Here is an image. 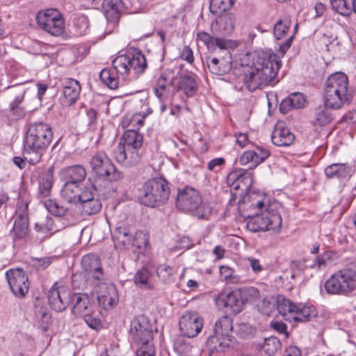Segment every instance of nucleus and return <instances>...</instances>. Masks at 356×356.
I'll list each match as a JSON object with an SVG mask.
<instances>
[{
    "mask_svg": "<svg viewBox=\"0 0 356 356\" xmlns=\"http://www.w3.org/2000/svg\"><path fill=\"white\" fill-rule=\"evenodd\" d=\"M36 21L42 29L52 35H60L64 31V20L56 9H47L38 12Z\"/></svg>",
    "mask_w": 356,
    "mask_h": 356,
    "instance_id": "obj_12",
    "label": "nucleus"
},
{
    "mask_svg": "<svg viewBox=\"0 0 356 356\" xmlns=\"http://www.w3.org/2000/svg\"><path fill=\"white\" fill-rule=\"evenodd\" d=\"M57 257L55 256L53 257H45L42 258H39L35 260V265L40 269L47 268L52 261L56 259Z\"/></svg>",
    "mask_w": 356,
    "mask_h": 356,
    "instance_id": "obj_57",
    "label": "nucleus"
},
{
    "mask_svg": "<svg viewBox=\"0 0 356 356\" xmlns=\"http://www.w3.org/2000/svg\"><path fill=\"white\" fill-rule=\"evenodd\" d=\"M6 277L12 293L18 298H23L29 289L28 275L22 268L10 269L6 273Z\"/></svg>",
    "mask_w": 356,
    "mask_h": 356,
    "instance_id": "obj_17",
    "label": "nucleus"
},
{
    "mask_svg": "<svg viewBox=\"0 0 356 356\" xmlns=\"http://www.w3.org/2000/svg\"><path fill=\"white\" fill-rule=\"evenodd\" d=\"M70 301L73 304L72 313L74 315L82 316L92 309L89 297L86 293H74L70 296Z\"/></svg>",
    "mask_w": 356,
    "mask_h": 356,
    "instance_id": "obj_32",
    "label": "nucleus"
},
{
    "mask_svg": "<svg viewBox=\"0 0 356 356\" xmlns=\"http://www.w3.org/2000/svg\"><path fill=\"white\" fill-rule=\"evenodd\" d=\"M59 221V218L54 219L51 217H47L44 222H36L35 224V229L38 232L44 233L49 232H56L60 229L56 225Z\"/></svg>",
    "mask_w": 356,
    "mask_h": 356,
    "instance_id": "obj_41",
    "label": "nucleus"
},
{
    "mask_svg": "<svg viewBox=\"0 0 356 356\" xmlns=\"http://www.w3.org/2000/svg\"><path fill=\"white\" fill-rule=\"evenodd\" d=\"M170 195V184L163 177L146 181L138 188V200L140 204L151 208L163 205Z\"/></svg>",
    "mask_w": 356,
    "mask_h": 356,
    "instance_id": "obj_5",
    "label": "nucleus"
},
{
    "mask_svg": "<svg viewBox=\"0 0 356 356\" xmlns=\"http://www.w3.org/2000/svg\"><path fill=\"white\" fill-rule=\"evenodd\" d=\"M262 348L268 356H274L281 348V343L277 337H270L264 339Z\"/></svg>",
    "mask_w": 356,
    "mask_h": 356,
    "instance_id": "obj_43",
    "label": "nucleus"
},
{
    "mask_svg": "<svg viewBox=\"0 0 356 356\" xmlns=\"http://www.w3.org/2000/svg\"><path fill=\"white\" fill-rule=\"evenodd\" d=\"M103 12L106 19L110 22H115L120 17V13L122 10L115 8L112 5L104 1L102 3Z\"/></svg>",
    "mask_w": 356,
    "mask_h": 356,
    "instance_id": "obj_47",
    "label": "nucleus"
},
{
    "mask_svg": "<svg viewBox=\"0 0 356 356\" xmlns=\"http://www.w3.org/2000/svg\"><path fill=\"white\" fill-rule=\"evenodd\" d=\"M330 260V255L327 253H325L319 257H318L316 259V263L318 268H321L325 267L327 264V262Z\"/></svg>",
    "mask_w": 356,
    "mask_h": 356,
    "instance_id": "obj_64",
    "label": "nucleus"
},
{
    "mask_svg": "<svg viewBox=\"0 0 356 356\" xmlns=\"http://www.w3.org/2000/svg\"><path fill=\"white\" fill-rule=\"evenodd\" d=\"M70 291L67 286L55 284L49 291V304L54 310L63 312L70 302Z\"/></svg>",
    "mask_w": 356,
    "mask_h": 356,
    "instance_id": "obj_22",
    "label": "nucleus"
},
{
    "mask_svg": "<svg viewBox=\"0 0 356 356\" xmlns=\"http://www.w3.org/2000/svg\"><path fill=\"white\" fill-rule=\"evenodd\" d=\"M221 280L227 284H238L241 277L232 268L221 266L219 269Z\"/></svg>",
    "mask_w": 356,
    "mask_h": 356,
    "instance_id": "obj_39",
    "label": "nucleus"
},
{
    "mask_svg": "<svg viewBox=\"0 0 356 356\" xmlns=\"http://www.w3.org/2000/svg\"><path fill=\"white\" fill-rule=\"evenodd\" d=\"M116 161L124 167H131L137 165L141 159L142 152L118 145L113 152Z\"/></svg>",
    "mask_w": 356,
    "mask_h": 356,
    "instance_id": "obj_24",
    "label": "nucleus"
},
{
    "mask_svg": "<svg viewBox=\"0 0 356 356\" xmlns=\"http://www.w3.org/2000/svg\"><path fill=\"white\" fill-rule=\"evenodd\" d=\"M179 326L183 336L193 338L202 330L203 320L195 312H186L179 319Z\"/></svg>",
    "mask_w": 356,
    "mask_h": 356,
    "instance_id": "obj_19",
    "label": "nucleus"
},
{
    "mask_svg": "<svg viewBox=\"0 0 356 356\" xmlns=\"http://www.w3.org/2000/svg\"><path fill=\"white\" fill-rule=\"evenodd\" d=\"M178 90L188 97L195 95L197 90L196 76L193 74L181 75L179 79Z\"/></svg>",
    "mask_w": 356,
    "mask_h": 356,
    "instance_id": "obj_33",
    "label": "nucleus"
},
{
    "mask_svg": "<svg viewBox=\"0 0 356 356\" xmlns=\"http://www.w3.org/2000/svg\"><path fill=\"white\" fill-rule=\"evenodd\" d=\"M295 139L294 134L283 123L276 124L272 134V143L276 146L287 147L291 145Z\"/></svg>",
    "mask_w": 356,
    "mask_h": 356,
    "instance_id": "obj_29",
    "label": "nucleus"
},
{
    "mask_svg": "<svg viewBox=\"0 0 356 356\" xmlns=\"http://www.w3.org/2000/svg\"><path fill=\"white\" fill-rule=\"evenodd\" d=\"M216 303L219 308L225 309L226 313L234 315L240 313L243 306L241 293L238 291L219 293L216 299Z\"/></svg>",
    "mask_w": 356,
    "mask_h": 356,
    "instance_id": "obj_18",
    "label": "nucleus"
},
{
    "mask_svg": "<svg viewBox=\"0 0 356 356\" xmlns=\"http://www.w3.org/2000/svg\"><path fill=\"white\" fill-rule=\"evenodd\" d=\"M330 294L347 295L356 289V270L346 268L337 271L325 283Z\"/></svg>",
    "mask_w": 356,
    "mask_h": 356,
    "instance_id": "obj_8",
    "label": "nucleus"
},
{
    "mask_svg": "<svg viewBox=\"0 0 356 356\" xmlns=\"http://www.w3.org/2000/svg\"><path fill=\"white\" fill-rule=\"evenodd\" d=\"M247 261L254 274L258 275L265 270V267L261 264L259 259L249 257L247 258Z\"/></svg>",
    "mask_w": 356,
    "mask_h": 356,
    "instance_id": "obj_52",
    "label": "nucleus"
},
{
    "mask_svg": "<svg viewBox=\"0 0 356 356\" xmlns=\"http://www.w3.org/2000/svg\"><path fill=\"white\" fill-rule=\"evenodd\" d=\"M99 78L110 89H116L118 87V78L108 69H103L99 73Z\"/></svg>",
    "mask_w": 356,
    "mask_h": 356,
    "instance_id": "obj_44",
    "label": "nucleus"
},
{
    "mask_svg": "<svg viewBox=\"0 0 356 356\" xmlns=\"http://www.w3.org/2000/svg\"><path fill=\"white\" fill-rule=\"evenodd\" d=\"M227 184L234 190L247 191L253 184L252 172L244 169H236L227 176Z\"/></svg>",
    "mask_w": 356,
    "mask_h": 356,
    "instance_id": "obj_23",
    "label": "nucleus"
},
{
    "mask_svg": "<svg viewBox=\"0 0 356 356\" xmlns=\"http://www.w3.org/2000/svg\"><path fill=\"white\" fill-rule=\"evenodd\" d=\"M230 47H225L213 51L216 55L211 59L207 58V67L209 71L216 75H223L230 71L232 66V57L229 50Z\"/></svg>",
    "mask_w": 356,
    "mask_h": 356,
    "instance_id": "obj_16",
    "label": "nucleus"
},
{
    "mask_svg": "<svg viewBox=\"0 0 356 356\" xmlns=\"http://www.w3.org/2000/svg\"><path fill=\"white\" fill-rule=\"evenodd\" d=\"M130 58V75L133 79H137L138 75L143 73L147 67L146 59L140 52L129 53Z\"/></svg>",
    "mask_w": 356,
    "mask_h": 356,
    "instance_id": "obj_35",
    "label": "nucleus"
},
{
    "mask_svg": "<svg viewBox=\"0 0 356 356\" xmlns=\"http://www.w3.org/2000/svg\"><path fill=\"white\" fill-rule=\"evenodd\" d=\"M281 67V60L273 53L262 52L245 74V83L248 89L253 92L264 86L274 85Z\"/></svg>",
    "mask_w": 356,
    "mask_h": 356,
    "instance_id": "obj_2",
    "label": "nucleus"
},
{
    "mask_svg": "<svg viewBox=\"0 0 356 356\" xmlns=\"http://www.w3.org/2000/svg\"><path fill=\"white\" fill-rule=\"evenodd\" d=\"M129 53L117 56L112 62L115 71L121 75L130 74Z\"/></svg>",
    "mask_w": 356,
    "mask_h": 356,
    "instance_id": "obj_37",
    "label": "nucleus"
},
{
    "mask_svg": "<svg viewBox=\"0 0 356 356\" xmlns=\"http://www.w3.org/2000/svg\"><path fill=\"white\" fill-rule=\"evenodd\" d=\"M53 175L51 169L49 170L48 173L42 178V181H40L39 187L40 193L44 196H48L50 193V190L52 187Z\"/></svg>",
    "mask_w": 356,
    "mask_h": 356,
    "instance_id": "obj_51",
    "label": "nucleus"
},
{
    "mask_svg": "<svg viewBox=\"0 0 356 356\" xmlns=\"http://www.w3.org/2000/svg\"><path fill=\"white\" fill-rule=\"evenodd\" d=\"M136 356H155L154 343L141 345L136 351Z\"/></svg>",
    "mask_w": 356,
    "mask_h": 356,
    "instance_id": "obj_54",
    "label": "nucleus"
},
{
    "mask_svg": "<svg viewBox=\"0 0 356 356\" xmlns=\"http://www.w3.org/2000/svg\"><path fill=\"white\" fill-rule=\"evenodd\" d=\"M115 247L117 249H129L132 247L142 248L147 242L145 234L137 231L133 235L127 227H119L112 233Z\"/></svg>",
    "mask_w": 356,
    "mask_h": 356,
    "instance_id": "obj_11",
    "label": "nucleus"
},
{
    "mask_svg": "<svg viewBox=\"0 0 356 356\" xmlns=\"http://www.w3.org/2000/svg\"><path fill=\"white\" fill-rule=\"evenodd\" d=\"M355 172V168L347 163H332L325 168L328 178H336L341 181H347Z\"/></svg>",
    "mask_w": 356,
    "mask_h": 356,
    "instance_id": "obj_26",
    "label": "nucleus"
},
{
    "mask_svg": "<svg viewBox=\"0 0 356 356\" xmlns=\"http://www.w3.org/2000/svg\"><path fill=\"white\" fill-rule=\"evenodd\" d=\"M256 153L254 150H248L243 152V154L241 156L240 163L241 165H246L250 162H252L255 166L256 165Z\"/></svg>",
    "mask_w": 356,
    "mask_h": 356,
    "instance_id": "obj_55",
    "label": "nucleus"
},
{
    "mask_svg": "<svg viewBox=\"0 0 356 356\" xmlns=\"http://www.w3.org/2000/svg\"><path fill=\"white\" fill-rule=\"evenodd\" d=\"M293 108H300L304 106L305 100L303 95L300 92H294L289 95Z\"/></svg>",
    "mask_w": 356,
    "mask_h": 356,
    "instance_id": "obj_53",
    "label": "nucleus"
},
{
    "mask_svg": "<svg viewBox=\"0 0 356 356\" xmlns=\"http://www.w3.org/2000/svg\"><path fill=\"white\" fill-rule=\"evenodd\" d=\"M95 291L99 304L104 309H112L118 302V292L112 284L99 283L97 284Z\"/></svg>",
    "mask_w": 356,
    "mask_h": 356,
    "instance_id": "obj_21",
    "label": "nucleus"
},
{
    "mask_svg": "<svg viewBox=\"0 0 356 356\" xmlns=\"http://www.w3.org/2000/svg\"><path fill=\"white\" fill-rule=\"evenodd\" d=\"M26 204L24 210L27 209ZM29 234V219L26 211L22 213L17 211V216L15 219L13 227L10 231V236L14 241L25 240Z\"/></svg>",
    "mask_w": 356,
    "mask_h": 356,
    "instance_id": "obj_25",
    "label": "nucleus"
},
{
    "mask_svg": "<svg viewBox=\"0 0 356 356\" xmlns=\"http://www.w3.org/2000/svg\"><path fill=\"white\" fill-rule=\"evenodd\" d=\"M176 207L181 210L191 212L200 219L207 218L210 209L202 202V197L196 190L186 186L179 190L176 200Z\"/></svg>",
    "mask_w": 356,
    "mask_h": 356,
    "instance_id": "obj_6",
    "label": "nucleus"
},
{
    "mask_svg": "<svg viewBox=\"0 0 356 356\" xmlns=\"http://www.w3.org/2000/svg\"><path fill=\"white\" fill-rule=\"evenodd\" d=\"M129 334L131 339L138 345L153 343L152 326L144 316H137L131 321Z\"/></svg>",
    "mask_w": 356,
    "mask_h": 356,
    "instance_id": "obj_15",
    "label": "nucleus"
},
{
    "mask_svg": "<svg viewBox=\"0 0 356 356\" xmlns=\"http://www.w3.org/2000/svg\"><path fill=\"white\" fill-rule=\"evenodd\" d=\"M243 293L246 296V298L250 299V300H258L260 296L259 291L253 286H249L244 289Z\"/></svg>",
    "mask_w": 356,
    "mask_h": 356,
    "instance_id": "obj_58",
    "label": "nucleus"
},
{
    "mask_svg": "<svg viewBox=\"0 0 356 356\" xmlns=\"http://www.w3.org/2000/svg\"><path fill=\"white\" fill-rule=\"evenodd\" d=\"M159 278L165 283L171 282L175 274V270L170 266L161 264L155 270Z\"/></svg>",
    "mask_w": 356,
    "mask_h": 356,
    "instance_id": "obj_42",
    "label": "nucleus"
},
{
    "mask_svg": "<svg viewBox=\"0 0 356 356\" xmlns=\"http://www.w3.org/2000/svg\"><path fill=\"white\" fill-rule=\"evenodd\" d=\"M52 139L53 132L49 124L44 122L31 124L25 140V160L32 165L38 163Z\"/></svg>",
    "mask_w": 356,
    "mask_h": 356,
    "instance_id": "obj_3",
    "label": "nucleus"
},
{
    "mask_svg": "<svg viewBox=\"0 0 356 356\" xmlns=\"http://www.w3.org/2000/svg\"><path fill=\"white\" fill-rule=\"evenodd\" d=\"M293 108V107L292 106L289 96L284 99L280 105V111L282 113L284 114L287 113Z\"/></svg>",
    "mask_w": 356,
    "mask_h": 356,
    "instance_id": "obj_63",
    "label": "nucleus"
},
{
    "mask_svg": "<svg viewBox=\"0 0 356 356\" xmlns=\"http://www.w3.org/2000/svg\"><path fill=\"white\" fill-rule=\"evenodd\" d=\"M74 26L76 29L77 35H83L86 33L89 28V21L87 16L84 15H79L73 19Z\"/></svg>",
    "mask_w": 356,
    "mask_h": 356,
    "instance_id": "obj_50",
    "label": "nucleus"
},
{
    "mask_svg": "<svg viewBox=\"0 0 356 356\" xmlns=\"http://www.w3.org/2000/svg\"><path fill=\"white\" fill-rule=\"evenodd\" d=\"M82 266L86 271L88 278L100 281L104 278V274L99 259L95 254L85 255L82 259Z\"/></svg>",
    "mask_w": 356,
    "mask_h": 356,
    "instance_id": "obj_28",
    "label": "nucleus"
},
{
    "mask_svg": "<svg viewBox=\"0 0 356 356\" xmlns=\"http://www.w3.org/2000/svg\"><path fill=\"white\" fill-rule=\"evenodd\" d=\"M355 0H330L331 6L335 11L343 16H348L354 10Z\"/></svg>",
    "mask_w": 356,
    "mask_h": 356,
    "instance_id": "obj_38",
    "label": "nucleus"
},
{
    "mask_svg": "<svg viewBox=\"0 0 356 356\" xmlns=\"http://www.w3.org/2000/svg\"><path fill=\"white\" fill-rule=\"evenodd\" d=\"M90 165L96 177L100 179L114 181L120 179L121 174L104 152H97L91 158Z\"/></svg>",
    "mask_w": 356,
    "mask_h": 356,
    "instance_id": "obj_10",
    "label": "nucleus"
},
{
    "mask_svg": "<svg viewBox=\"0 0 356 356\" xmlns=\"http://www.w3.org/2000/svg\"><path fill=\"white\" fill-rule=\"evenodd\" d=\"M8 89L10 95L13 97V101L10 104V110L17 118H22L24 115L25 111L20 104L24 99L26 90L22 85L14 86Z\"/></svg>",
    "mask_w": 356,
    "mask_h": 356,
    "instance_id": "obj_30",
    "label": "nucleus"
},
{
    "mask_svg": "<svg viewBox=\"0 0 356 356\" xmlns=\"http://www.w3.org/2000/svg\"><path fill=\"white\" fill-rule=\"evenodd\" d=\"M254 151L256 153V165L264 162L270 156V152L261 147H257Z\"/></svg>",
    "mask_w": 356,
    "mask_h": 356,
    "instance_id": "obj_56",
    "label": "nucleus"
},
{
    "mask_svg": "<svg viewBox=\"0 0 356 356\" xmlns=\"http://www.w3.org/2000/svg\"><path fill=\"white\" fill-rule=\"evenodd\" d=\"M82 316L87 325L92 329L99 330L102 327V323L98 312L91 309Z\"/></svg>",
    "mask_w": 356,
    "mask_h": 356,
    "instance_id": "obj_48",
    "label": "nucleus"
},
{
    "mask_svg": "<svg viewBox=\"0 0 356 356\" xmlns=\"http://www.w3.org/2000/svg\"><path fill=\"white\" fill-rule=\"evenodd\" d=\"M143 145V136L134 130L126 131L118 145H122L123 147L141 151Z\"/></svg>",
    "mask_w": 356,
    "mask_h": 356,
    "instance_id": "obj_34",
    "label": "nucleus"
},
{
    "mask_svg": "<svg viewBox=\"0 0 356 356\" xmlns=\"http://www.w3.org/2000/svg\"><path fill=\"white\" fill-rule=\"evenodd\" d=\"M277 202H270L266 195L259 192L251 193L238 201V211L247 218L246 227L252 232H280L282 218Z\"/></svg>",
    "mask_w": 356,
    "mask_h": 356,
    "instance_id": "obj_1",
    "label": "nucleus"
},
{
    "mask_svg": "<svg viewBox=\"0 0 356 356\" xmlns=\"http://www.w3.org/2000/svg\"><path fill=\"white\" fill-rule=\"evenodd\" d=\"M325 106L316 109L313 124L315 125L325 126L332 120L331 114L327 111Z\"/></svg>",
    "mask_w": 356,
    "mask_h": 356,
    "instance_id": "obj_45",
    "label": "nucleus"
},
{
    "mask_svg": "<svg viewBox=\"0 0 356 356\" xmlns=\"http://www.w3.org/2000/svg\"><path fill=\"white\" fill-rule=\"evenodd\" d=\"M235 0H211L210 10L213 13L218 14L229 10Z\"/></svg>",
    "mask_w": 356,
    "mask_h": 356,
    "instance_id": "obj_46",
    "label": "nucleus"
},
{
    "mask_svg": "<svg viewBox=\"0 0 356 356\" xmlns=\"http://www.w3.org/2000/svg\"><path fill=\"white\" fill-rule=\"evenodd\" d=\"M145 116L143 115L142 118H139L137 115H135L132 116L131 118H129V116H125L124 119L122 120V124L123 127H127L130 124H134L136 123L140 127H141L143 124V118Z\"/></svg>",
    "mask_w": 356,
    "mask_h": 356,
    "instance_id": "obj_59",
    "label": "nucleus"
},
{
    "mask_svg": "<svg viewBox=\"0 0 356 356\" xmlns=\"http://www.w3.org/2000/svg\"><path fill=\"white\" fill-rule=\"evenodd\" d=\"M44 206L52 215L60 217L65 215L66 209L60 206L55 200L49 199L44 202Z\"/></svg>",
    "mask_w": 356,
    "mask_h": 356,
    "instance_id": "obj_49",
    "label": "nucleus"
},
{
    "mask_svg": "<svg viewBox=\"0 0 356 356\" xmlns=\"http://www.w3.org/2000/svg\"><path fill=\"white\" fill-rule=\"evenodd\" d=\"M154 270L155 267L152 264H147L140 270L137 271L134 277L136 284L150 289L152 286V284L150 283V278Z\"/></svg>",
    "mask_w": 356,
    "mask_h": 356,
    "instance_id": "obj_36",
    "label": "nucleus"
},
{
    "mask_svg": "<svg viewBox=\"0 0 356 356\" xmlns=\"http://www.w3.org/2000/svg\"><path fill=\"white\" fill-rule=\"evenodd\" d=\"M94 190L95 186L92 183L88 181L86 188H83L82 191L74 194V197H72V199L65 200L74 204L80 203L83 212L87 215L97 213L102 209V203L99 199L94 197Z\"/></svg>",
    "mask_w": 356,
    "mask_h": 356,
    "instance_id": "obj_13",
    "label": "nucleus"
},
{
    "mask_svg": "<svg viewBox=\"0 0 356 356\" xmlns=\"http://www.w3.org/2000/svg\"><path fill=\"white\" fill-rule=\"evenodd\" d=\"M166 88V80L163 76H161L158 80V86L155 88V95L158 97H161L163 95V91Z\"/></svg>",
    "mask_w": 356,
    "mask_h": 356,
    "instance_id": "obj_62",
    "label": "nucleus"
},
{
    "mask_svg": "<svg viewBox=\"0 0 356 356\" xmlns=\"http://www.w3.org/2000/svg\"><path fill=\"white\" fill-rule=\"evenodd\" d=\"M218 24V21H215L211 23V29L213 35H211L205 31H200L197 34V41L202 42L207 46L209 51L213 52L222 47H231L232 43V40L218 37V35L220 34V32L216 29Z\"/></svg>",
    "mask_w": 356,
    "mask_h": 356,
    "instance_id": "obj_20",
    "label": "nucleus"
},
{
    "mask_svg": "<svg viewBox=\"0 0 356 356\" xmlns=\"http://www.w3.org/2000/svg\"><path fill=\"white\" fill-rule=\"evenodd\" d=\"M353 92L349 86L348 76L342 72L330 75L325 83L323 102L326 108L340 109L350 104Z\"/></svg>",
    "mask_w": 356,
    "mask_h": 356,
    "instance_id": "obj_4",
    "label": "nucleus"
},
{
    "mask_svg": "<svg viewBox=\"0 0 356 356\" xmlns=\"http://www.w3.org/2000/svg\"><path fill=\"white\" fill-rule=\"evenodd\" d=\"M172 348L174 356H193L195 347L190 338L179 334L174 337Z\"/></svg>",
    "mask_w": 356,
    "mask_h": 356,
    "instance_id": "obj_31",
    "label": "nucleus"
},
{
    "mask_svg": "<svg viewBox=\"0 0 356 356\" xmlns=\"http://www.w3.org/2000/svg\"><path fill=\"white\" fill-rule=\"evenodd\" d=\"M181 58L188 63H192L194 61L193 53L189 46L186 45L184 47L181 54Z\"/></svg>",
    "mask_w": 356,
    "mask_h": 356,
    "instance_id": "obj_61",
    "label": "nucleus"
},
{
    "mask_svg": "<svg viewBox=\"0 0 356 356\" xmlns=\"http://www.w3.org/2000/svg\"><path fill=\"white\" fill-rule=\"evenodd\" d=\"M291 26V19L284 17L279 19L274 25L273 33L277 40L282 38L289 31Z\"/></svg>",
    "mask_w": 356,
    "mask_h": 356,
    "instance_id": "obj_40",
    "label": "nucleus"
},
{
    "mask_svg": "<svg viewBox=\"0 0 356 356\" xmlns=\"http://www.w3.org/2000/svg\"><path fill=\"white\" fill-rule=\"evenodd\" d=\"M277 309L279 313L289 322H305L316 316V309L312 306L295 304L289 300L278 297Z\"/></svg>",
    "mask_w": 356,
    "mask_h": 356,
    "instance_id": "obj_9",
    "label": "nucleus"
},
{
    "mask_svg": "<svg viewBox=\"0 0 356 356\" xmlns=\"http://www.w3.org/2000/svg\"><path fill=\"white\" fill-rule=\"evenodd\" d=\"M59 175L63 180L66 181L61 189V195L65 200H70L74 195L77 194L86 188V184L81 182L86 177V170L81 165H74L65 167L60 170Z\"/></svg>",
    "mask_w": 356,
    "mask_h": 356,
    "instance_id": "obj_7",
    "label": "nucleus"
},
{
    "mask_svg": "<svg viewBox=\"0 0 356 356\" xmlns=\"http://www.w3.org/2000/svg\"><path fill=\"white\" fill-rule=\"evenodd\" d=\"M63 96L60 97L64 106H70L78 99L81 86L79 82L74 79H65L63 82Z\"/></svg>",
    "mask_w": 356,
    "mask_h": 356,
    "instance_id": "obj_27",
    "label": "nucleus"
},
{
    "mask_svg": "<svg viewBox=\"0 0 356 356\" xmlns=\"http://www.w3.org/2000/svg\"><path fill=\"white\" fill-rule=\"evenodd\" d=\"M232 318L227 315L222 316L216 322L214 335L209 339V341L211 343H215L213 346L215 348H224L229 346L232 341Z\"/></svg>",
    "mask_w": 356,
    "mask_h": 356,
    "instance_id": "obj_14",
    "label": "nucleus"
},
{
    "mask_svg": "<svg viewBox=\"0 0 356 356\" xmlns=\"http://www.w3.org/2000/svg\"><path fill=\"white\" fill-rule=\"evenodd\" d=\"M224 163L225 159L223 158L213 159L208 163L207 168L210 171H218Z\"/></svg>",
    "mask_w": 356,
    "mask_h": 356,
    "instance_id": "obj_60",
    "label": "nucleus"
}]
</instances>
